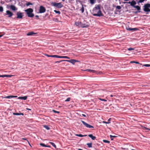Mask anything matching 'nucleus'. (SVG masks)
<instances>
[{
    "instance_id": "nucleus-1",
    "label": "nucleus",
    "mask_w": 150,
    "mask_h": 150,
    "mask_svg": "<svg viewBox=\"0 0 150 150\" xmlns=\"http://www.w3.org/2000/svg\"><path fill=\"white\" fill-rule=\"evenodd\" d=\"M92 11L93 12L92 14L94 16L100 17L103 16L100 10V5H98L95 6L93 8Z\"/></svg>"
},
{
    "instance_id": "nucleus-2",
    "label": "nucleus",
    "mask_w": 150,
    "mask_h": 150,
    "mask_svg": "<svg viewBox=\"0 0 150 150\" xmlns=\"http://www.w3.org/2000/svg\"><path fill=\"white\" fill-rule=\"evenodd\" d=\"M126 3L130 4V5L131 6L134 7V8H136V9H137L138 11L135 12V13H137L138 12L140 13L141 12V11H140L141 10L140 7L138 6L135 5L136 4V2L135 1L133 0L131 2L129 1V2H124L123 3L124 4H125Z\"/></svg>"
},
{
    "instance_id": "nucleus-3",
    "label": "nucleus",
    "mask_w": 150,
    "mask_h": 150,
    "mask_svg": "<svg viewBox=\"0 0 150 150\" xmlns=\"http://www.w3.org/2000/svg\"><path fill=\"white\" fill-rule=\"evenodd\" d=\"M150 4L149 3L144 4L142 6L143 10L144 12H146V14H148L150 12Z\"/></svg>"
},
{
    "instance_id": "nucleus-4",
    "label": "nucleus",
    "mask_w": 150,
    "mask_h": 150,
    "mask_svg": "<svg viewBox=\"0 0 150 150\" xmlns=\"http://www.w3.org/2000/svg\"><path fill=\"white\" fill-rule=\"evenodd\" d=\"M26 14L28 17H33L34 16V14L33 13V10L31 8H28L25 10Z\"/></svg>"
},
{
    "instance_id": "nucleus-5",
    "label": "nucleus",
    "mask_w": 150,
    "mask_h": 150,
    "mask_svg": "<svg viewBox=\"0 0 150 150\" xmlns=\"http://www.w3.org/2000/svg\"><path fill=\"white\" fill-rule=\"evenodd\" d=\"M52 6H55L59 8H60L63 6V5L61 3L52 2Z\"/></svg>"
},
{
    "instance_id": "nucleus-6",
    "label": "nucleus",
    "mask_w": 150,
    "mask_h": 150,
    "mask_svg": "<svg viewBox=\"0 0 150 150\" xmlns=\"http://www.w3.org/2000/svg\"><path fill=\"white\" fill-rule=\"evenodd\" d=\"M81 121L82 123L83 124V125L86 127L89 128H94V127L93 126L87 124V123H86V122L83 121L81 120Z\"/></svg>"
},
{
    "instance_id": "nucleus-7",
    "label": "nucleus",
    "mask_w": 150,
    "mask_h": 150,
    "mask_svg": "<svg viewBox=\"0 0 150 150\" xmlns=\"http://www.w3.org/2000/svg\"><path fill=\"white\" fill-rule=\"evenodd\" d=\"M63 61H65V62H69L71 63H72L73 64H74L76 62H79V61L78 60H77L74 59H71V60H63Z\"/></svg>"
},
{
    "instance_id": "nucleus-8",
    "label": "nucleus",
    "mask_w": 150,
    "mask_h": 150,
    "mask_svg": "<svg viewBox=\"0 0 150 150\" xmlns=\"http://www.w3.org/2000/svg\"><path fill=\"white\" fill-rule=\"evenodd\" d=\"M16 15L17 16L16 18L18 19H22L23 16V13L19 12L17 13Z\"/></svg>"
},
{
    "instance_id": "nucleus-9",
    "label": "nucleus",
    "mask_w": 150,
    "mask_h": 150,
    "mask_svg": "<svg viewBox=\"0 0 150 150\" xmlns=\"http://www.w3.org/2000/svg\"><path fill=\"white\" fill-rule=\"evenodd\" d=\"M46 11L45 8L42 6H40V7L39 13H42L45 12Z\"/></svg>"
},
{
    "instance_id": "nucleus-10",
    "label": "nucleus",
    "mask_w": 150,
    "mask_h": 150,
    "mask_svg": "<svg viewBox=\"0 0 150 150\" xmlns=\"http://www.w3.org/2000/svg\"><path fill=\"white\" fill-rule=\"evenodd\" d=\"M13 15V13L7 10L6 12V13L5 14V15L8 16V17H11Z\"/></svg>"
},
{
    "instance_id": "nucleus-11",
    "label": "nucleus",
    "mask_w": 150,
    "mask_h": 150,
    "mask_svg": "<svg viewBox=\"0 0 150 150\" xmlns=\"http://www.w3.org/2000/svg\"><path fill=\"white\" fill-rule=\"evenodd\" d=\"M127 30L129 31H136L138 30L137 28H127Z\"/></svg>"
},
{
    "instance_id": "nucleus-12",
    "label": "nucleus",
    "mask_w": 150,
    "mask_h": 150,
    "mask_svg": "<svg viewBox=\"0 0 150 150\" xmlns=\"http://www.w3.org/2000/svg\"><path fill=\"white\" fill-rule=\"evenodd\" d=\"M10 7L11 9L13 11H16L17 10V8L13 5H10Z\"/></svg>"
},
{
    "instance_id": "nucleus-13",
    "label": "nucleus",
    "mask_w": 150,
    "mask_h": 150,
    "mask_svg": "<svg viewBox=\"0 0 150 150\" xmlns=\"http://www.w3.org/2000/svg\"><path fill=\"white\" fill-rule=\"evenodd\" d=\"M86 71L88 72H91L93 73H97V71L91 69H87Z\"/></svg>"
},
{
    "instance_id": "nucleus-14",
    "label": "nucleus",
    "mask_w": 150,
    "mask_h": 150,
    "mask_svg": "<svg viewBox=\"0 0 150 150\" xmlns=\"http://www.w3.org/2000/svg\"><path fill=\"white\" fill-rule=\"evenodd\" d=\"M81 22H75V24L77 26H79V27H81Z\"/></svg>"
},
{
    "instance_id": "nucleus-15",
    "label": "nucleus",
    "mask_w": 150,
    "mask_h": 150,
    "mask_svg": "<svg viewBox=\"0 0 150 150\" xmlns=\"http://www.w3.org/2000/svg\"><path fill=\"white\" fill-rule=\"evenodd\" d=\"M81 28H86L88 26V24H86L85 23H81Z\"/></svg>"
},
{
    "instance_id": "nucleus-16",
    "label": "nucleus",
    "mask_w": 150,
    "mask_h": 150,
    "mask_svg": "<svg viewBox=\"0 0 150 150\" xmlns=\"http://www.w3.org/2000/svg\"><path fill=\"white\" fill-rule=\"evenodd\" d=\"M88 136L90 137L93 140H95L96 139V137L93 136L92 134H90L88 135Z\"/></svg>"
},
{
    "instance_id": "nucleus-17",
    "label": "nucleus",
    "mask_w": 150,
    "mask_h": 150,
    "mask_svg": "<svg viewBox=\"0 0 150 150\" xmlns=\"http://www.w3.org/2000/svg\"><path fill=\"white\" fill-rule=\"evenodd\" d=\"M36 33H34V32H33V31H31V32H28L27 34V35H28V36H31V35H32L33 34H36Z\"/></svg>"
},
{
    "instance_id": "nucleus-18",
    "label": "nucleus",
    "mask_w": 150,
    "mask_h": 150,
    "mask_svg": "<svg viewBox=\"0 0 150 150\" xmlns=\"http://www.w3.org/2000/svg\"><path fill=\"white\" fill-rule=\"evenodd\" d=\"M27 96H25L23 97H20L18 98L19 99L25 100L27 99Z\"/></svg>"
},
{
    "instance_id": "nucleus-19",
    "label": "nucleus",
    "mask_w": 150,
    "mask_h": 150,
    "mask_svg": "<svg viewBox=\"0 0 150 150\" xmlns=\"http://www.w3.org/2000/svg\"><path fill=\"white\" fill-rule=\"evenodd\" d=\"M59 58H65L67 59H70V58L67 56H59Z\"/></svg>"
},
{
    "instance_id": "nucleus-20",
    "label": "nucleus",
    "mask_w": 150,
    "mask_h": 150,
    "mask_svg": "<svg viewBox=\"0 0 150 150\" xmlns=\"http://www.w3.org/2000/svg\"><path fill=\"white\" fill-rule=\"evenodd\" d=\"M76 136L79 137H86L87 136V135H82L81 134H76L75 135Z\"/></svg>"
},
{
    "instance_id": "nucleus-21",
    "label": "nucleus",
    "mask_w": 150,
    "mask_h": 150,
    "mask_svg": "<svg viewBox=\"0 0 150 150\" xmlns=\"http://www.w3.org/2000/svg\"><path fill=\"white\" fill-rule=\"evenodd\" d=\"M87 145H88V146L89 148H91L92 147V143H88L87 144Z\"/></svg>"
},
{
    "instance_id": "nucleus-22",
    "label": "nucleus",
    "mask_w": 150,
    "mask_h": 150,
    "mask_svg": "<svg viewBox=\"0 0 150 150\" xmlns=\"http://www.w3.org/2000/svg\"><path fill=\"white\" fill-rule=\"evenodd\" d=\"M13 96H6L4 97V98H6L8 99H10L11 98H13Z\"/></svg>"
},
{
    "instance_id": "nucleus-23",
    "label": "nucleus",
    "mask_w": 150,
    "mask_h": 150,
    "mask_svg": "<svg viewBox=\"0 0 150 150\" xmlns=\"http://www.w3.org/2000/svg\"><path fill=\"white\" fill-rule=\"evenodd\" d=\"M130 63H136V64H140V65H141L142 64H140L139 62H135V61H131L130 62Z\"/></svg>"
},
{
    "instance_id": "nucleus-24",
    "label": "nucleus",
    "mask_w": 150,
    "mask_h": 150,
    "mask_svg": "<svg viewBox=\"0 0 150 150\" xmlns=\"http://www.w3.org/2000/svg\"><path fill=\"white\" fill-rule=\"evenodd\" d=\"M90 3L92 4H94L96 2L95 0H90Z\"/></svg>"
},
{
    "instance_id": "nucleus-25",
    "label": "nucleus",
    "mask_w": 150,
    "mask_h": 150,
    "mask_svg": "<svg viewBox=\"0 0 150 150\" xmlns=\"http://www.w3.org/2000/svg\"><path fill=\"white\" fill-rule=\"evenodd\" d=\"M50 143L54 148H56V146L54 143L52 142H50Z\"/></svg>"
},
{
    "instance_id": "nucleus-26",
    "label": "nucleus",
    "mask_w": 150,
    "mask_h": 150,
    "mask_svg": "<svg viewBox=\"0 0 150 150\" xmlns=\"http://www.w3.org/2000/svg\"><path fill=\"white\" fill-rule=\"evenodd\" d=\"M43 127L47 130H49L50 129V128L47 125H44Z\"/></svg>"
},
{
    "instance_id": "nucleus-27",
    "label": "nucleus",
    "mask_w": 150,
    "mask_h": 150,
    "mask_svg": "<svg viewBox=\"0 0 150 150\" xmlns=\"http://www.w3.org/2000/svg\"><path fill=\"white\" fill-rule=\"evenodd\" d=\"M82 7H81V8L80 9V11H81L82 13H83L84 12V8L83 6V4H82Z\"/></svg>"
},
{
    "instance_id": "nucleus-28",
    "label": "nucleus",
    "mask_w": 150,
    "mask_h": 150,
    "mask_svg": "<svg viewBox=\"0 0 150 150\" xmlns=\"http://www.w3.org/2000/svg\"><path fill=\"white\" fill-rule=\"evenodd\" d=\"M51 57H56V58H59V55H51Z\"/></svg>"
},
{
    "instance_id": "nucleus-29",
    "label": "nucleus",
    "mask_w": 150,
    "mask_h": 150,
    "mask_svg": "<svg viewBox=\"0 0 150 150\" xmlns=\"http://www.w3.org/2000/svg\"><path fill=\"white\" fill-rule=\"evenodd\" d=\"M103 142L104 143H110V142L108 140H103Z\"/></svg>"
},
{
    "instance_id": "nucleus-30",
    "label": "nucleus",
    "mask_w": 150,
    "mask_h": 150,
    "mask_svg": "<svg viewBox=\"0 0 150 150\" xmlns=\"http://www.w3.org/2000/svg\"><path fill=\"white\" fill-rule=\"evenodd\" d=\"M26 5L27 6H28L30 5H33V4L30 2H28L26 4Z\"/></svg>"
},
{
    "instance_id": "nucleus-31",
    "label": "nucleus",
    "mask_w": 150,
    "mask_h": 150,
    "mask_svg": "<svg viewBox=\"0 0 150 150\" xmlns=\"http://www.w3.org/2000/svg\"><path fill=\"white\" fill-rule=\"evenodd\" d=\"M54 11L55 13H57L59 14H60V13H61V12H60V11H57L56 10H54Z\"/></svg>"
},
{
    "instance_id": "nucleus-32",
    "label": "nucleus",
    "mask_w": 150,
    "mask_h": 150,
    "mask_svg": "<svg viewBox=\"0 0 150 150\" xmlns=\"http://www.w3.org/2000/svg\"><path fill=\"white\" fill-rule=\"evenodd\" d=\"M13 114L14 115H20V113L13 112Z\"/></svg>"
},
{
    "instance_id": "nucleus-33",
    "label": "nucleus",
    "mask_w": 150,
    "mask_h": 150,
    "mask_svg": "<svg viewBox=\"0 0 150 150\" xmlns=\"http://www.w3.org/2000/svg\"><path fill=\"white\" fill-rule=\"evenodd\" d=\"M40 145L43 146V147H46V145H45V144H43V143H40Z\"/></svg>"
},
{
    "instance_id": "nucleus-34",
    "label": "nucleus",
    "mask_w": 150,
    "mask_h": 150,
    "mask_svg": "<svg viewBox=\"0 0 150 150\" xmlns=\"http://www.w3.org/2000/svg\"><path fill=\"white\" fill-rule=\"evenodd\" d=\"M71 98L70 97H69L67 98V99L65 100V101H69L70 100Z\"/></svg>"
},
{
    "instance_id": "nucleus-35",
    "label": "nucleus",
    "mask_w": 150,
    "mask_h": 150,
    "mask_svg": "<svg viewBox=\"0 0 150 150\" xmlns=\"http://www.w3.org/2000/svg\"><path fill=\"white\" fill-rule=\"evenodd\" d=\"M144 1V0H139L138 2V4H139V3H141L143 2Z\"/></svg>"
},
{
    "instance_id": "nucleus-36",
    "label": "nucleus",
    "mask_w": 150,
    "mask_h": 150,
    "mask_svg": "<svg viewBox=\"0 0 150 150\" xmlns=\"http://www.w3.org/2000/svg\"><path fill=\"white\" fill-rule=\"evenodd\" d=\"M116 8L118 9H120L121 8V7L120 6H117L116 7Z\"/></svg>"
},
{
    "instance_id": "nucleus-37",
    "label": "nucleus",
    "mask_w": 150,
    "mask_h": 150,
    "mask_svg": "<svg viewBox=\"0 0 150 150\" xmlns=\"http://www.w3.org/2000/svg\"><path fill=\"white\" fill-rule=\"evenodd\" d=\"M3 11V7L2 6H0V12H2Z\"/></svg>"
},
{
    "instance_id": "nucleus-38",
    "label": "nucleus",
    "mask_w": 150,
    "mask_h": 150,
    "mask_svg": "<svg viewBox=\"0 0 150 150\" xmlns=\"http://www.w3.org/2000/svg\"><path fill=\"white\" fill-rule=\"evenodd\" d=\"M143 66H145L146 67H150V64H145L143 65Z\"/></svg>"
},
{
    "instance_id": "nucleus-39",
    "label": "nucleus",
    "mask_w": 150,
    "mask_h": 150,
    "mask_svg": "<svg viewBox=\"0 0 150 150\" xmlns=\"http://www.w3.org/2000/svg\"><path fill=\"white\" fill-rule=\"evenodd\" d=\"M5 77H11L12 76L8 75H5Z\"/></svg>"
},
{
    "instance_id": "nucleus-40",
    "label": "nucleus",
    "mask_w": 150,
    "mask_h": 150,
    "mask_svg": "<svg viewBox=\"0 0 150 150\" xmlns=\"http://www.w3.org/2000/svg\"><path fill=\"white\" fill-rule=\"evenodd\" d=\"M53 111L55 113H59V111H57L54 110H53Z\"/></svg>"
},
{
    "instance_id": "nucleus-41",
    "label": "nucleus",
    "mask_w": 150,
    "mask_h": 150,
    "mask_svg": "<svg viewBox=\"0 0 150 150\" xmlns=\"http://www.w3.org/2000/svg\"><path fill=\"white\" fill-rule=\"evenodd\" d=\"M129 51H131L132 50H134V48H129L127 49Z\"/></svg>"
},
{
    "instance_id": "nucleus-42",
    "label": "nucleus",
    "mask_w": 150,
    "mask_h": 150,
    "mask_svg": "<svg viewBox=\"0 0 150 150\" xmlns=\"http://www.w3.org/2000/svg\"><path fill=\"white\" fill-rule=\"evenodd\" d=\"M110 138H112V137H117V136H112L111 135H110Z\"/></svg>"
},
{
    "instance_id": "nucleus-43",
    "label": "nucleus",
    "mask_w": 150,
    "mask_h": 150,
    "mask_svg": "<svg viewBox=\"0 0 150 150\" xmlns=\"http://www.w3.org/2000/svg\"><path fill=\"white\" fill-rule=\"evenodd\" d=\"M61 60V61H57L56 62V63H59L60 62H65V61H63V60Z\"/></svg>"
},
{
    "instance_id": "nucleus-44",
    "label": "nucleus",
    "mask_w": 150,
    "mask_h": 150,
    "mask_svg": "<svg viewBox=\"0 0 150 150\" xmlns=\"http://www.w3.org/2000/svg\"><path fill=\"white\" fill-rule=\"evenodd\" d=\"M99 99L101 100V101H107V100H105V99H101V98H100Z\"/></svg>"
},
{
    "instance_id": "nucleus-45",
    "label": "nucleus",
    "mask_w": 150,
    "mask_h": 150,
    "mask_svg": "<svg viewBox=\"0 0 150 150\" xmlns=\"http://www.w3.org/2000/svg\"><path fill=\"white\" fill-rule=\"evenodd\" d=\"M5 75H0V77L4 78L5 77Z\"/></svg>"
},
{
    "instance_id": "nucleus-46",
    "label": "nucleus",
    "mask_w": 150,
    "mask_h": 150,
    "mask_svg": "<svg viewBox=\"0 0 150 150\" xmlns=\"http://www.w3.org/2000/svg\"><path fill=\"white\" fill-rule=\"evenodd\" d=\"M143 128L145 129L150 130V128H147L146 127H144Z\"/></svg>"
},
{
    "instance_id": "nucleus-47",
    "label": "nucleus",
    "mask_w": 150,
    "mask_h": 150,
    "mask_svg": "<svg viewBox=\"0 0 150 150\" xmlns=\"http://www.w3.org/2000/svg\"><path fill=\"white\" fill-rule=\"evenodd\" d=\"M103 123H105V124H109V123H110L109 122H106L104 121H103Z\"/></svg>"
},
{
    "instance_id": "nucleus-48",
    "label": "nucleus",
    "mask_w": 150,
    "mask_h": 150,
    "mask_svg": "<svg viewBox=\"0 0 150 150\" xmlns=\"http://www.w3.org/2000/svg\"><path fill=\"white\" fill-rule=\"evenodd\" d=\"M45 55L48 57H51V55H49L47 54H45Z\"/></svg>"
},
{
    "instance_id": "nucleus-49",
    "label": "nucleus",
    "mask_w": 150,
    "mask_h": 150,
    "mask_svg": "<svg viewBox=\"0 0 150 150\" xmlns=\"http://www.w3.org/2000/svg\"><path fill=\"white\" fill-rule=\"evenodd\" d=\"M82 116H83V117H86V115H85V114H82Z\"/></svg>"
},
{
    "instance_id": "nucleus-50",
    "label": "nucleus",
    "mask_w": 150,
    "mask_h": 150,
    "mask_svg": "<svg viewBox=\"0 0 150 150\" xmlns=\"http://www.w3.org/2000/svg\"><path fill=\"white\" fill-rule=\"evenodd\" d=\"M20 115H22L23 116L24 115V114L23 113H20Z\"/></svg>"
},
{
    "instance_id": "nucleus-51",
    "label": "nucleus",
    "mask_w": 150,
    "mask_h": 150,
    "mask_svg": "<svg viewBox=\"0 0 150 150\" xmlns=\"http://www.w3.org/2000/svg\"><path fill=\"white\" fill-rule=\"evenodd\" d=\"M102 73V72H99L98 74H101Z\"/></svg>"
},
{
    "instance_id": "nucleus-52",
    "label": "nucleus",
    "mask_w": 150,
    "mask_h": 150,
    "mask_svg": "<svg viewBox=\"0 0 150 150\" xmlns=\"http://www.w3.org/2000/svg\"><path fill=\"white\" fill-rule=\"evenodd\" d=\"M26 109V110H31V109H30L28 108H27Z\"/></svg>"
},
{
    "instance_id": "nucleus-53",
    "label": "nucleus",
    "mask_w": 150,
    "mask_h": 150,
    "mask_svg": "<svg viewBox=\"0 0 150 150\" xmlns=\"http://www.w3.org/2000/svg\"><path fill=\"white\" fill-rule=\"evenodd\" d=\"M46 147H50V146L49 145H46Z\"/></svg>"
},
{
    "instance_id": "nucleus-54",
    "label": "nucleus",
    "mask_w": 150,
    "mask_h": 150,
    "mask_svg": "<svg viewBox=\"0 0 150 150\" xmlns=\"http://www.w3.org/2000/svg\"><path fill=\"white\" fill-rule=\"evenodd\" d=\"M4 34H3V35H0V37H1L2 36H3V35H4Z\"/></svg>"
},
{
    "instance_id": "nucleus-55",
    "label": "nucleus",
    "mask_w": 150,
    "mask_h": 150,
    "mask_svg": "<svg viewBox=\"0 0 150 150\" xmlns=\"http://www.w3.org/2000/svg\"><path fill=\"white\" fill-rule=\"evenodd\" d=\"M35 17H36V18H38L39 17V16H38V15H36V16H35Z\"/></svg>"
},
{
    "instance_id": "nucleus-56",
    "label": "nucleus",
    "mask_w": 150,
    "mask_h": 150,
    "mask_svg": "<svg viewBox=\"0 0 150 150\" xmlns=\"http://www.w3.org/2000/svg\"><path fill=\"white\" fill-rule=\"evenodd\" d=\"M16 97H17V96H13V98H16Z\"/></svg>"
},
{
    "instance_id": "nucleus-57",
    "label": "nucleus",
    "mask_w": 150,
    "mask_h": 150,
    "mask_svg": "<svg viewBox=\"0 0 150 150\" xmlns=\"http://www.w3.org/2000/svg\"><path fill=\"white\" fill-rule=\"evenodd\" d=\"M110 96V97H112L113 96L112 95H111Z\"/></svg>"
},
{
    "instance_id": "nucleus-58",
    "label": "nucleus",
    "mask_w": 150,
    "mask_h": 150,
    "mask_svg": "<svg viewBox=\"0 0 150 150\" xmlns=\"http://www.w3.org/2000/svg\"><path fill=\"white\" fill-rule=\"evenodd\" d=\"M28 144H29L30 146H31V145L30 144L29 142L28 141Z\"/></svg>"
},
{
    "instance_id": "nucleus-59",
    "label": "nucleus",
    "mask_w": 150,
    "mask_h": 150,
    "mask_svg": "<svg viewBox=\"0 0 150 150\" xmlns=\"http://www.w3.org/2000/svg\"><path fill=\"white\" fill-rule=\"evenodd\" d=\"M47 15H48V14H47V13H46V15H45V16H47Z\"/></svg>"
},
{
    "instance_id": "nucleus-60",
    "label": "nucleus",
    "mask_w": 150,
    "mask_h": 150,
    "mask_svg": "<svg viewBox=\"0 0 150 150\" xmlns=\"http://www.w3.org/2000/svg\"><path fill=\"white\" fill-rule=\"evenodd\" d=\"M111 138V140H113V139L112 138Z\"/></svg>"
},
{
    "instance_id": "nucleus-61",
    "label": "nucleus",
    "mask_w": 150,
    "mask_h": 150,
    "mask_svg": "<svg viewBox=\"0 0 150 150\" xmlns=\"http://www.w3.org/2000/svg\"><path fill=\"white\" fill-rule=\"evenodd\" d=\"M110 119H108V121H110Z\"/></svg>"
},
{
    "instance_id": "nucleus-62",
    "label": "nucleus",
    "mask_w": 150,
    "mask_h": 150,
    "mask_svg": "<svg viewBox=\"0 0 150 150\" xmlns=\"http://www.w3.org/2000/svg\"><path fill=\"white\" fill-rule=\"evenodd\" d=\"M62 1H64L65 0H62Z\"/></svg>"
},
{
    "instance_id": "nucleus-63",
    "label": "nucleus",
    "mask_w": 150,
    "mask_h": 150,
    "mask_svg": "<svg viewBox=\"0 0 150 150\" xmlns=\"http://www.w3.org/2000/svg\"><path fill=\"white\" fill-rule=\"evenodd\" d=\"M122 149H125V148H122Z\"/></svg>"
},
{
    "instance_id": "nucleus-64",
    "label": "nucleus",
    "mask_w": 150,
    "mask_h": 150,
    "mask_svg": "<svg viewBox=\"0 0 150 150\" xmlns=\"http://www.w3.org/2000/svg\"><path fill=\"white\" fill-rule=\"evenodd\" d=\"M84 21V22H86V21H85V20Z\"/></svg>"
}]
</instances>
